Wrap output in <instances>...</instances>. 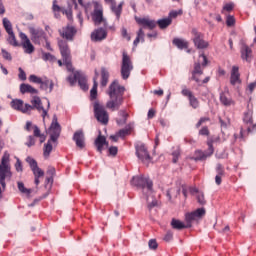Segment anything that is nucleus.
<instances>
[{
	"label": "nucleus",
	"instance_id": "nucleus-43",
	"mask_svg": "<svg viewBox=\"0 0 256 256\" xmlns=\"http://www.w3.org/2000/svg\"><path fill=\"white\" fill-rule=\"evenodd\" d=\"M35 135H30L27 137V142L25 143L26 147H34L36 143Z\"/></svg>",
	"mask_w": 256,
	"mask_h": 256
},
{
	"label": "nucleus",
	"instance_id": "nucleus-39",
	"mask_svg": "<svg viewBox=\"0 0 256 256\" xmlns=\"http://www.w3.org/2000/svg\"><path fill=\"white\" fill-rule=\"evenodd\" d=\"M42 59L43 61H50V63H55V61H57V58H55V56L47 52L42 53Z\"/></svg>",
	"mask_w": 256,
	"mask_h": 256
},
{
	"label": "nucleus",
	"instance_id": "nucleus-8",
	"mask_svg": "<svg viewBox=\"0 0 256 256\" xmlns=\"http://www.w3.org/2000/svg\"><path fill=\"white\" fill-rule=\"evenodd\" d=\"M131 71H133V61L131 60V56L127 54V51H123L120 73L124 81H127L131 77Z\"/></svg>",
	"mask_w": 256,
	"mask_h": 256
},
{
	"label": "nucleus",
	"instance_id": "nucleus-53",
	"mask_svg": "<svg viewBox=\"0 0 256 256\" xmlns=\"http://www.w3.org/2000/svg\"><path fill=\"white\" fill-rule=\"evenodd\" d=\"M179 15H183V11H181V10H179V11H171L169 13L168 19H172L173 20V19L179 17Z\"/></svg>",
	"mask_w": 256,
	"mask_h": 256
},
{
	"label": "nucleus",
	"instance_id": "nucleus-18",
	"mask_svg": "<svg viewBox=\"0 0 256 256\" xmlns=\"http://www.w3.org/2000/svg\"><path fill=\"white\" fill-rule=\"evenodd\" d=\"M20 39L22 41L21 43L25 53L31 55V53L35 52V46H33L31 40H29V37H27V34L20 33Z\"/></svg>",
	"mask_w": 256,
	"mask_h": 256
},
{
	"label": "nucleus",
	"instance_id": "nucleus-2",
	"mask_svg": "<svg viewBox=\"0 0 256 256\" xmlns=\"http://www.w3.org/2000/svg\"><path fill=\"white\" fill-rule=\"evenodd\" d=\"M65 67L68 73H71V75L67 77V81L70 83V85L73 86L78 81V85L82 91H89L87 76L79 71H75V68L71 63V50H69L67 46L65 47Z\"/></svg>",
	"mask_w": 256,
	"mask_h": 256
},
{
	"label": "nucleus",
	"instance_id": "nucleus-24",
	"mask_svg": "<svg viewBox=\"0 0 256 256\" xmlns=\"http://www.w3.org/2000/svg\"><path fill=\"white\" fill-rule=\"evenodd\" d=\"M241 59L243 61H247L251 63V59H253V50L246 44H243L240 49Z\"/></svg>",
	"mask_w": 256,
	"mask_h": 256
},
{
	"label": "nucleus",
	"instance_id": "nucleus-23",
	"mask_svg": "<svg viewBox=\"0 0 256 256\" xmlns=\"http://www.w3.org/2000/svg\"><path fill=\"white\" fill-rule=\"evenodd\" d=\"M107 39V30L98 28L91 33V40L95 43Z\"/></svg>",
	"mask_w": 256,
	"mask_h": 256
},
{
	"label": "nucleus",
	"instance_id": "nucleus-38",
	"mask_svg": "<svg viewBox=\"0 0 256 256\" xmlns=\"http://www.w3.org/2000/svg\"><path fill=\"white\" fill-rule=\"evenodd\" d=\"M3 26L6 30V33L8 34L13 33V25H11V21H9V19L7 18L3 19Z\"/></svg>",
	"mask_w": 256,
	"mask_h": 256
},
{
	"label": "nucleus",
	"instance_id": "nucleus-40",
	"mask_svg": "<svg viewBox=\"0 0 256 256\" xmlns=\"http://www.w3.org/2000/svg\"><path fill=\"white\" fill-rule=\"evenodd\" d=\"M18 189L20 193H24L25 195H31V189H27L23 182H18Z\"/></svg>",
	"mask_w": 256,
	"mask_h": 256
},
{
	"label": "nucleus",
	"instance_id": "nucleus-61",
	"mask_svg": "<svg viewBox=\"0 0 256 256\" xmlns=\"http://www.w3.org/2000/svg\"><path fill=\"white\" fill-rule=\"evenodd\" d=\"M58 45L60 47L62 57H65V42L63 40H59Z\"/></svg>",
	"mask_w": 256,
	"mask_h": 256
},
{
	"label": "nucleus",
	"instance_id": "nucleus-26",
	"mask_svg": "<svg viewBox=\"0 0 256 256\" xmlns=\"http://www.w3.org/2000/svg\"><path fill=\"white\" fill-rule=\"evenodd\" d=\"M230 83L231 85H237V83H241V74L239 73V66L232 67Z\"/></svg>",
	"mask_w": 256,
	"mask_h": 256
},
{
	"label": "nucleus",
	"instance_id": "nucleus-59",
	"mask_svg": "<svg viewBox=\"0 0 256 256\" xmlns=\"http://www.w3.org/2000/svg\"><path fill=\"white\" fill-rule=\"evenodd\" d=\"M199 59H202L201 61L202 67H207V65L209 64V60L207 59V56H205V54H201L199 56Z\"/></svg>",
	"mask_w": 256,
	"mask_h": 256
},
{
	"label": "nucleus",
	"instance_id": "nucleus-51",
	"mask_svg": "<svg viewBox=\"0 0 256 256\" xmlns=\"http://www.w3.org/2000/svg\"><path fill=\"white\" fill-rule=\"evenodd\" d=\"M197 201L200 205H205V203H207V201H205V194H203V192H198Z\"/></svg>",
	"mask_w": 256,
	"mask_h": 256
},
{
	"label": "nucleus",
	"instance_id": "nucleus-32",
	"mask_svg": "<svg viewBox=\"0 0 256 256\" xmlns=\"http://www.w3.org/2000/svg\"><path fill=\"white\" fill-rule=\"evenodd\" d=\"M133 129H135L134 124L129 123L125 128L118 131V137H121V139H124V137H127V135H131Z\"/></svg>",
	"mask_w": 256,
	"mask_h": 256
},
{
	"label": "nucleus",
	"instance_id": "nucleus-37",
	"mask_svg": "<svg viewBox=\"0 0 256 256\" xmlns=\"http://www.w3.org/2000/svg\"><path fill=\"white\" fill-rule=\"evenodd\" d=\"M171 23H173V20L171 18H163L156 21V25H158L160 29H167V27H169Z\"/></svg>",
	"mask_w": 256,
	"mask_h": 256
},
{
	"label": "nucleus",
	"instance_id": "nucleus-63",
	"mask_svg": "<svg viewBox=\"0 0 256 256\" xmlns=\"http://www.w3.org/2000/svg\"><path fill=\"white\" fill-rule=\"evenodd\" d=\"M164 241H167V242L173 241V232L168 231L164 236Z\"/></svg>",
	"mask_w": 256,
	"mask_h": 256
},
{
	"label": "nucleus",
	"instance_id": "nucleus-5",
	"mask_svg": "<svg viewBox=\"0 0 256 256\" xmlns=\"http://www.w3.org/2000/svg\"><path fill=\"white\" fill-rule=\"evenodd\" d=\"M48 135L50 139L44 144L43 155L45 159H49V155H51V151H53L54 147L57 145V141L61 136V125L57 122V116L53 117L52 123L48 129Z\"/></svg>",
	"mask_w": 256,
	"mask_h": 256
},
{
	"label": "nucleus",
	"instance_id": "nucleus-20",
	"mask_svg": "<svg viewBox=\"0 0 256 256\" xmlns=\"http://www.w3.org/2000/svg\"><path fill=\"white\" fill-rule=\"evenodd\" d=\"M73 141L76 143L78 149L83 150L85 148V134L83 133V130H78L74 133Z\"/></svg>",
	"mask_w": 256,
	"mask_h": 256
},
{
	"label": "nucleus",
	"instance_id": "nucleus-56",
	"mask_svg": "<svg viewBox=\"0 0 256 256\" xmlns=\"http://www.w3.org/2000/svg\"><path fill=\"white\" fill-rule=\"evenodd\" d=\"M18 71V78L20 79V81H27V74L24 72L23 68H19Z\"/></svg>",
	"mask_w": 256,
	"mask_h": 256
},
{
	"label": "nucleus",
	"instance_id": "nucleus-15",
	"mask_svg": "<svg viewBox=\"0 0 256 256\" xmlns=\"http://www.w3.org/2000/svg\"><path fill=\"white\" fill-rule=\"evenodd\" d=\"M31 39L36 45H41L42 41H46L45 31L39 28H30Z\"/></svg>",
	"mask_w": 256,
	"mask_h": 256
},
{
	"label": "nucleus",
	"instance_id": "nucleus-22",
	"mask_svg": "<svg viewBox=\"0 0 256 256\" xmlns=\"http://www.w3.org/2000/svg\"><path fill=\"white\" fill-rule=\"evenodd\" d=\"M244 123H246L248 126V133H251L252 131H255L256 129V124L253 125V109H248L244 113V118H243Z\"/></svg>",
	"mask_w": 256,
	"mask_h": 256
},
{
	"label": "nucleus",
	"instance_id": "nucleus-54",
	"mask_svg": "<svg viewBox=\"0 0 256 256\" xmlns=\"http://www.w3.org/2000/svg\"><path fill=\"white\" fill-rule=\"evenodd\" d=\"M3 59H6V61H12L13 57H11V53L7 52V50L2 49L1 50Z\"/></svg>",
	"mask_w": 256,
	"mask_h": 256
},
{
	"label": "nucleus",
	"instance_id": "nucleus-11",
	"mask_svg": "<svg viewBox=\"0 0 256 256\" xmlns=\"http://www.w3.org/2000/svg\"><path fill=\"white\" fill-rule=\"evenodd\" d=\"M192 41L197 49H207L209 42L205 41V35L193 28L191 31Z\"/></svg>",
	"mask_w": 256,
	"mask_h": 256
},
{
	"label": "nucleus",
	"instance_id": "nucleus-7",
	"mask_svg": "<svg viewBox=\"0 0 256 256\" xmlns=\"http://www.w3.org/2000/svg\"><path fill=\"white\" fill-rule=\"evenodd\" d=\"M9 153H4L0 163V201L3 199V193L7 189L5 183L6 177H11V168L9 167Z\"/></svg>",
	"mask_w": 256,
	"mask_h": 256
},
{
	"label": "nucleus",
	"instance_id": "nucleus-19",
	"mask_svg": "<svg viewBox=\"0 0 256 256\" xmlns=\"http://www.w3.org/2000/svg\"><path fill=\"white\" fill-rule=\"evenodd\" d=\"M213 140H208L207 145H208V150L206 152L203 151H198L199 156L196 157V161H205L207 157H211L213 153H215V148H213Z\"/></svg>",
	"mask_w": 256,
	"mask_h": 256
},
{
	"label": "nucleus",
	"instance_id": "nucleus-29",
	"mask_svg": "<svg viewBox=\"0 0 256 256\" xmlns=\"http://www.w3.org/2000/svg\"><path fill=\"white\" fill-rule=\"evenodd\" d=\"M203 73V69H201V62H197L194 64V70L192 71V81H195L196 83H201V80H199V77L197 75H201Z\"/></svg>",
	"mask_w": 256,
	"mask_h": 256
},
{
	"label": "nucleus",
	"instance_id": "nucleus-62",
	"mask_svg": "<svg viewBox=\"0 0 256 256\" xmlns=\"http://www.w3.org/2000/svg\"><path fill=\"white\" fill-rule=\"evenodd\" d=\"M148 245H149V248L150 249H157V247H159V244H157V240L155 239H151L149 242H148Z\"/></svg>",
	"mask_w": 256,
	"mask_h": 256
},
{
	"label": "nucleus",
	"instance_id": "nucleus-33",
	"mask_svg": "<svg viewBox=\"0 0 256 256\" xmlns=\"http://www.w3.org/2000/svg\"><path fill=\"white\" fill-rule=\"evenodd\" d=\"M100 75H101V80H100L101 87H107V83H109V70H107V68L105 67H102Z\"/></svg>",
	"mask_w": 256,
	"mask_h": 256
},
{
	"label": "nucleus",
	"instance_id": "nucleus-55",
	"mask_svg": "<svg viewBox=\"0 0 256 256\" xmlns=\"http://www.w3.org/2000/svg\"><path fill=\"white\" fill-rule=\"evenodd\" d=\"M172 161L173 163H177L179 161V157H181V151L179 150H175L173 153H172Z\"/></svg>",
	"mask_w": 256,
	"mask_h": 256
},
{
	"label": "nucleus",
	"instance_id": "nucleus-42",
	"mask_svg": "<svg viewBox=\"0 0 256 256\" xmlns=\"http://www.w3.org/2000/svg\"><path fill=\"white\" fill-rule=\"evenodd\" d=\"M117 153H119V148H117V146H111L108 148L109 157H117Z\"/></svg>",
	"mask_w": 256,
	"mask_h": 256
},
{
	"label": "nucleus",
	"instance_id": "nucleus-47",
	"mask_svg": "<svg viewBox=\"0 0 256 256\" xmlns=\"http://www.w3.org/2000/svg\"><path fill=\"white\" fill-rule=\"evenodd\" d=\"M216 173L220 177H225V168L221 164L216 165Z\"/></svg>",
	"mask_w": 256,
	"mask_h": 256
},
{
	"label": "nucleus",
	"instance_id": "nucleus-48",
	"mask_svg": "<svg viewBox=\"0 0 256 256\" xmlns=\"http://www.w3.org/2000/svg\"><path fill=\"white\" fill-rule=\"evenodd\" d=\"M234 7H235V6H234L233 4L228 3V4H226V5L223 6L221 13H222L223 15H225V11H226L227 13H231V11L234 9Z\"/></svg>",
	"mask_w": 256,
	"mask_h": 256
},
{
	"label": "nucleus",
	"instance_id": "nucleus-57",
	"mask_svg": "<svg viewBox=\"0 0 256 256\" xmlns=\"http://www.w3.org/2000/svg\"><path fill=\"white\" fill-rule=\"evenodd\" d=\"M207 121H211V119L209 117L200 118L198 123L196 124V129H199V127H201V125H203L204 123H207Z\"/></svg>",
	"mask_w": 256,
	"mask_h": 256
},
{
	"label": "nucleus",
	"instance_id": "nucleus-46",
	"mask_svg": "<svg viewBox=\"0 0 256 256\" xmlns=\"http://www.w3.org/2000/svg\"><path fill=\"white\" fill-rule=\"evenodd\" d=\"M32 172H33L34 177L41 178V177L45 176V172L39 167L34 168V170H32Z\"/></svg>",
	"mask_w": 256,
	"mask_h": 256
},
{
	"label": "nucleus",
	"instance_id": "nucleus-45",
	"mask_svg": "<svg viewBox=\"0 0 256 256\" xmlns=\"http://www.w3.org/2000/svg\"><path fill=\"white\" fill-rule=\"evenodd\" d=\"M43 79L40 77L36 76L35 74H32L29 76V82L30 83H37L38 85H41Z\"/></svg>",
	"mask_w": 256,
	"mask_h": 256
},
{
	"label": "nucleus",
	"instance_id": "nucleus-34",
	"mask_svg": "<svg viewBox=\"0 0 256 256\" xmlns=\"http://www.w3.org/2000/svg\"><path fill=\"white\" fill-rule=\"evenodd\" d=\"M52 10L56 19H59V17H61V13L62 15H65V9L57 4V0L53 1Z\"/></svg>",
	"mask_w": 256,
	"mask_h": 256
},
{
	"label": "nucleus",
	"instance_id": "nucleus-13",
	"mask_svg": "<svg viewBox=\"0 0 256 256\" xmlns=\"http://www.w3.org/2000/svg\"><path fill=\"white\" fill-rule=\"evenodd\" d=\"M205 215V208H198L196 211L187 213L185 215L186 226L191 227L193 221H197V219H201Z\"/></svg>",
	"mask_w": 256,
	"mask_h": 256
},
{
	"label": "nucleus",
	"instance_id": "nucleus-17",
	"mask_svg": "<svg viewBox=\"0 0 256 256\" xmlns=\"http://www.w3.org/2000/svg\"><path fill=\"white\" fill-rule=\"evenodd\" d=\"M95 9L92 14V19L95 23V25H101V23H104L105 25V18H103V9H101V5L99 3L95 2Z\"/></svg>",
	"mask_w": 256,
	"mask_h": 256
},
{
	"label": "nucleus",
	"instance_id": "nucleus-16",
	"mask_svg": "<svg viewBox=\"0 0 256 256\" xmlns=\"http://www.w3.org/2000/svg\"><path fill=\"white\" fill-rule=\"evenodd\" d=\"M181 95H183V97H187L189 105L190 107H192V109H199V99L195 97V94H193L191 90L183 88L181 91Z\"/></svg>",
	"mask_w": 256,
	"mask_h": 256
},
{
	"label": "nucleus",
	"instance_id": "nucleus-36",
	"mask_svg": "<svg viewBox=\"0 0 256 256\" xmlns=\"http://www.w3.org/2000/svg\"><path fill=\"white\" fill-rule=\"evenodd\" d=\"M40 89H42L43 91H47L48 93H51V91H53V81L42 80V83H40Z\"/></svg>",
	"mask_w": 256,
	"mask_h": 256
},
{
	"label": "nucleus",
	"instance_id": "nucleus-3",
	"mask_svg": "<svg viewBox=\"0 0 256 256\" xmlns=\"http://www.w3.org/2000/svg\"><path fill=\"white\" fill-rule=\"evenodd\" d=\"M132 185L137 187L146 198L149 209L157 207V200L153 198V180L147 176H135L132 178Z\"/></svg>",
	"mask_w": 256,
	"mask_h": 256
},
{
	"label": "nucleus",
	"instance_id": "nucleus-31",
	"mask_svg": "<svg viewBox=\"0 0 256 256\" xmlns=\"http://www.w3.org/2000/svg\"><path fill=\"white\" fill-rule=\"evenodd\" d=\"M20 93H22V95H25V93H30L31 95H37V93H39V90L33 88V86L29 84H21Z\"/></svg>",
	"mask_w": 256,
	"mask_h": 256
},
{
	"label": "nucleus",
	"instance_id": "nucleus-27",
	"mask_svg": "<svg viewBox=\"0 0 256 256\" xmlns=\"http://www.w3.org/2000/svg\"><path fill=\"white\" fill-rule=\"evenodd\" d=\"M77 35V28L72 24H68L65 29V39L66 41H73Z\"/></svg>",
	"mask_w": 256,
	"mask_h": 256
},
{
	"label": "nucleus",
	"instance_id": "nucleus-12",
	"mask_svg": "<svg viewBox=\"0 0 256 256\" xmlns=\"http://www.w3.org/2000/svg\"><path fill=\"white\" fill-rule=\"evenodd\" d=\"M25 131H28V133H31V131H33L34 137L39 139L40 143H45V134L41 133V129H39L37 125H33L31 121L26 122Z\"/></svg>",
	"mask_w": 256,
	"mask_h": 256
},
{
	"label": "nucleus",
	"instance_id": "nucleus-44",
	"mask_svg": "<svg viewBox=\"0 0 256 256\" xmlns=\"http://www.w3.org/2000/svg\"><path fill=\"white\" fill-rule=\"evenodd\" d=\"M9 35V37H8V43L10 44V45H13L14 47H17V38H15V33L14 32H12V33H10V34H8Z\"/></svg>",
	"mask_w": 256,
	"mask_h": 256
},
{
	"label": "nucleus",
	"instance_id": "nucleus-6",
	"mask_svg": "<svg viewBox=\"0 0 256 256\" xmlns=\"http://www.w3.org/2000/svg\"><path fill=\"white\" fill-rule=\"evenodd\" d=\"M136 23L140 25V29L137 32V37L133 42L134 47H137L139 43H145V31L143 29H148V31H153L155 27H157V21L149 18V17H144V18H135Z\"/></svg>",
	"mask_w": 256,
	"mask_h": 256
},
{
	"label": "nucleus",
	"instance_id": "nucleus-28",
	"mask_svg": "<svg viewBox=\"0 0 256 256\" xmlns=\"http://www.w3.org/2000/svg\"><path fill=\"white\" fill-rule=\"evenodd\" d=\"M97 79H99V72L95 70V76L93 78V87L90 90L91 101H95V99H97V87H99V83L97 82Z\"/></svg>",
	"mask_w": 256,
	"mask_h": 256
},
{
	"label": "nucleus",
	"instance_id": "nucleus-58",
	"mask_svg": "<svg viewBox=\"0 0 256 256\" xmlns=\"http://www.w3.org/2000/svg\"><path fill=\"white\" fill-rule=\"evenodd\" d=\"M121 35L124 39H127V41H131V36L129 35V33L127 32V28L123 27L121 29Z\"/></svg>",
	"mask_w": 256,
	"mask_h": 256
},
{
	"label": "nucleus",
	"instance_id": "nucleus-49",
	"mask_svg": "<svg viewBox=\"0 0 256 256\" xmlns=\"http://www.w3.org/2000/svg\"><path fill=\"white\" fill-rule=\"evenodd\" d=\"M226 25L227 27H233V25H235V16L228 15L226 17Z\"/></svg>",
	"mask_w": 256,
	"mask_h": 256
},
{
	"label": "nucleus",
	"instance_id": "nucleus-21",
	"mask_svg": "<svg viewBox=\"0 0 256 256\" xmlns=\"http://www.w3.org/2000/svg\"><path fill=\"white\" fill-rule=\"evenodd\" d=\"M94 145L98 153H103V149L109 148V142H107V138L101 134L95 139Z\"/></svg>",
	"mask_w": 256,
	"mask_h": 256
},
{
	"label": "nucleus",
	"instance_id": "nucleus-25",
	"mask_svg": "<svg viewBox=\"0 0 256 256\" xmlns=\"http://www.w3.org/2000/svg\"><path fill=\"white\" fill-rule=\"evenodd\" d=\"M220 103L224 105V107H231V105H235V100L231 97L229 91L220 93Z\"/></svg>",
	"mask_w": 256,
	"mask_h": 256
},
{
	"label": "nucleus",
	"instance_id": "nucleus-30",
	"mask_svg": "<svg viewBox=\"0 0 256 256\" xmlns=\"http://www.w3.org/2000/svg\"><path fill=\"white\" fill-rule=\"evenodd\" d=\"M170 225L172 229H175L176 231H183V229H187V224L183 223L181 220L172 218Z\"/></svg>",
	"mask_w": 256,
	"mask_h": 256
},
{
	"label": "nucleus",
	"instance_id": "nucleus-52",
	"mask_svg": "<svg viewBox=\"0 0 256 256\" xmlns=\"http://www.w3.org/2000/svg\"><path fill=\"white\" fill-rule=\"evenodd\" d=\"M119 115H120V117L123 118L122 123L123 124L127 123V119H129V113H127V111H125V110H120Z\"/></svg>",
	"mask_w": 256,
	"mask_h": 256
},
{
	"label": "nucleus",
	"instance_id": "nucleus-14",
	"mask_svg": "<svg viewBox=\"0 0 256 256\" xmlns=\"http://www.w3.org/2000/svg\"><path fill=\"white\" fill-rule=\"evenodd\" d=\"M107 5L110 6V9L112 13L116 16L117 21L121 19V14L123 13V5H125V2H120L119 5H117V2L115 0H104Z\"/></svg>",
	"mask_w": 256,
	"mask_h": 256
},
{
	"label": "nucleus",
	"instance_id": "nucleus-35",
	"mask_svg": "<svg viewBox=\"0 0 256 256\" xmlns=\"http://www.w3.org/2000/svg\"><path fill=\"white\" fill-rule=\"evenodd\" d=\"M172 43L178 49H188L189 48V42H187V40H184L181 38H174Z\"/></svg>",
	"mask_w": 256,
	"mask_h": 256
},
{
	"label": "nucleus",
	"instance_id": "nucleus-4",
	"mask_svg": "<svg viewBox=\"0 0 256 256\" xmlns=\"http://www.w3.org/2000/svg\"><path fill=\"white\" fill-rule=\"evenodd\" d=\"M107 94L110 99L106 103V109L110 111H119L123 105V95H125V87L119 84V81L114 80L108 87Z\"/></svg>",
	"mask_w": 256,
	"mask_h": 256
},
{
	"label": "nucleus",
	"instance_id": "nucleus-50",
	"mask_svg": "<svg viewBox=\"0 0 256 256\" xmlns=\"http://www.w3.org/2000/svg\"><path fill=\"white\" fill-rule=\"evenodd\" d=\"M199 135H202L203 137H209V135H210L209 127L203 126V127L199 130Z\"/></svg>",
	"mask_w": 256,
	"mask_h": 256
},
{
	"label": "nucleus",
	"instance_id": "nucleus-1",
	"mask_svg": "<svg viewBox=\"0 0 256 256\" xmlns=\"http://www.w3.org/2000/svg\"><path fill=\"white\" fill-rule=\"evenodd\" d=\"M46 102L47 105L45 107L43 106V102L39 96H33L30 101L31 105L24 104L23 100L21 99L12 100L10 105L12 109H15V111H21V113H29L30 111L36 109V111H38V113L43 118V121H45V117H49V109H51V102H49L48 99H46Z\"/></svg>",
	"mask_w": 256,
	"mask_h": 256
},
{
	"label": "nucleus",
	"instance_id": "nucleus-10",
	"mask_svg": "<svg viewBox=\"0 0 256 256\" xmlns=\"http://www.w3.org/2000/svg\"><path fill=\"white\" fill-rule=\"evenodd\" d=\"M135 151H136V157H138V159L142 161L144 165H149V163H151V161L153 160V158H151V155L149 154V150L147 149V146L144 143H141V142L136 143Z\"/></svg>",
	"mask_w": 256,
	"mask_h": 256
},
{
	"label": "nucleus",
	"instance_id": "nucleus-41",
	"mask_svg": "<svg viewBox=\"0 0 256 256\" xmlns=\"http://www.w3.org/2000/svg\"><path fill=\"white\" fill-rule=\"evenodd\" d=\"M26 163L29 164L31 171H33L34 169H36L38 166L37 161L31 157H27L26 158Z\"/></svg>",
	"mask_w": 256,
	"mask_h": 256
},
{
	"label": "nucleus",
	"instance_id": "nucleus-64",
	"mask_svg": "<svg viewBox=\"0 0 256 256\" xmlns=\"http://www.w3.org/2000/svg\"><path fill=\"white\" fill-rule=\"evenodd\" d=\"M147 117H148V119H153V117H155V110L154 109H150L148 111Z\"/></svg>",
	"mask_w": 256,
	"mask_h": 256
},
{
	"label": "nucleus",
	"instance_id": "nucleus-60",
	"mask_svg": "<svg viewBox=\"0 0 256 256\" xmlns=\"http://www.w3.org/2000/svg\"><path fill=\"white\" fill-rule=\"evenodd\" d=\"M15 169L18 173H23V164L21 163V160L17 159Z\"/></svg>",
	"mask_w": 256,
	"mask_h": 256
},
{
	"label": "nucleus",
	"instance_id": "nucleus-9",
	"mask_svg": "<svg viewBox=\"0 0 256 256\" xmlns=\"http://www.w3.org/2000/svg\"><path fill=\"white\" fill-rule=\"evenodd\" d=\"M93 107L94 116L96 117L97 121L102 125H107V123H109V113L105 109V106L99 103V101H95Z\"/></svg>",
	"mask_w": 256,
	"mask_h": 256
}]
</instances>
